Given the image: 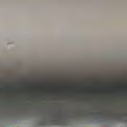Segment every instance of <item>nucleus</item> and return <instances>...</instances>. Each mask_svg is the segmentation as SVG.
Returning a JSON list of instances; mask_svg holds the SVG:
<instances>
[{
	"label": "nucleus",
	"instance_id": "obj_1",
	"mask_svg": "<svg viewBox=\"0 0 127 127\" xmlns=\"http://www.w3.org/2000/svg\"><path fill=\"white\" fill-rule=\"evenodd\" d=\"M52 123H55L54 125H60V124L58 123V121L57 120H53L52 121Z\"/></svg>",
	"mask_w": 127,
	"mask_h": 127
}]
</instances>
